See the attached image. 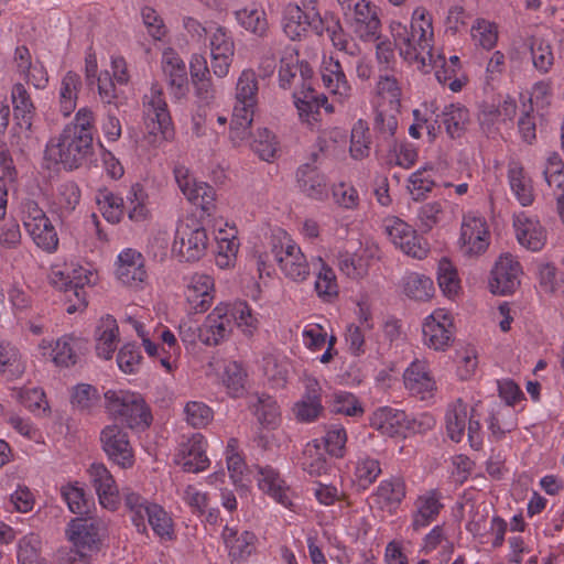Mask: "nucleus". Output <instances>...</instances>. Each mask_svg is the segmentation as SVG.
Segmentation results:
<instances>
[{"label": "nucleus", "mask_w": 564, "mask_h": 564, "mask_svg": "<svg viewBox=\"0 0 564 564\" xmlns=\"http://www.w3.org/2000/svg\"><path fill=\"white\" fill-rule=\"evenodd\" d=\"M389 32L394 41L399 55L409 64L415 65L423 72H429L437 65L438 56L433 54L435 44L433 14L423 6L413 9L410 25L401 21L392 20L389 23Z\"/></svg>", "instance_id": "f257e3e1"}, {"label": "nucleus", "mask_w": 564, "mask_h": 564, "mask_svg": "<svg viewBox=\"0 0 564 564\" xmlns=\"http://www.w3.org/2000/svg\"><path fill=\"white\" fill-rule=\"evenodd\" d=\"M94 143L86 135H77L69 129L51 138L46 144L44 159L50 164H61L65 170L78 169L93 153Z\"/></svg>", "instance_id": "423d86ee"}, {"label": "nucleus", "mask_w": 564, "mask_h": 564, "mask_svg": "<svg viewBox=\"0 0 564 564\" xmlns=\"http://www.w3.org/2000/svg\"><path fill=\"white\" fill-rule=\"evenodd\" d=\"M272 253L283 275L293 282H303L310 276L308 261L301 247L286 234L278 236Z\"/></svg>", "instance_id": "ddd939ff"}, {"label": "nucleus", "mask_w": 564, "mask_h": 564, "mask_svg": "<svg viewBox=\"0 0 564 564\" xmlns=\"http://www.w3.org/2000/svg\"><path fill=\"white\" fill-rule=\"evenodd\" d=\"M221 539L232 564L246 562L256 552L258 539L249 530L225 525Z\"/></svg>", "instance_id": "7c9ffc66"}, {"label": "nucleus", "mask_w": 564, "mask_h": 564, "mask_svg": "<svg viewBox=\"0 0 564 564\" xmlns=\"http://www.w3.org/2000/svg\"><path fill=\"white\" fill-rule=\"evenodd\" d=\"M300 192L306 197L324 202L328 197V182L325 174L310 164L301 165L296 172Z\"/></svg>", "instance_id": "4c0bfd02"}, {"label": "nucleus", "mask_w": 564, "mask_h": 564, "mask_svg": "<svg viewBox=\"0 0 564 564\" xmlns=\"http://www.w3.org/2000/svg\"><path fill=\"white\" fill-rule=\"evenodd\" d=\"M95 200L102 217L110 224H118L124 215V202L121 196L108 188L97 191Z\"/></svg>", "instance_id": "4d7b16f0"}, {"label": "nucleus", "mask_w": 564, "mask_h": 564, "mask_svg": "<svg viewBox=\"0 0 564 564\" xmlns=\"http://www.w3.org/2000/svg\"><path fill=\"white\" fill-rule=\"evenodd\" d=\"M162 69L169 78L170 86L176 89V95L184 96L187 89L186 65L180 55L169 48L162 55Z\"/></svg>", "instance_id": "3c124183"}, {"label": "nucleus", "mask_w": 564, "mask_h": 564, "mask_svg": "<svg viewBox=\"0 0 564 564\" xmlns=\"http://www.w3.org/2000/svg\"><path fill=\"white\" fill-rule=\"evenodd\" d=\"M293 99L300 121L310 129L319 127L321 107H324L328 113L335 112V106L329 104L328 97L324 94H317L310 86L307 89H296L293 93Z\"/></svg>", "instance_id": "a878e982"}, {"label": "nucleus", "mask_w": 564, "mask_h": 564, "mask_svg": "<svg viewBox=\"0 0 564 564\" xmlns=\"http://www.w3.org/2000/svg\"><path fill=\"white\" fill-rule=\"evenodd\" d=\"M105 530L102 521L72 519L65 529V536L79 560L74 558L70 564H88L90 556L100 550Z\"/></svg>", "instance_id": "0eeeda50"}, {"label": "nucleus", "mask_w": 564, "mask_h": 564, "mask_svg": "<svg viewBox=\"0 0 564 564\" xmlns=\"http://www.w3.org/2000/svg\"><path fill=\"white\" fill-rule=\"evenodd\" d=\"M250 147L252 151L265 162L274 161L280 151V143L275 134L267 128L256 130Z\"/></svg>", "instance_id": "774afa93"}, {"label": "nucleus", "mask_w": 564, "mask_h": 564, "mask_svg": "<svg viewBox=\"0 0 564 564\" xmlns=\"http://www.w3.org/2000/svg\"><path fill=\"white\" fill-rule=\"evenodd\" d=\"M107 412L126 423L131 430H144L152 422V414L142 395L124 389H110L105 392Z\"/></svg>", "instance_id": "39448f33"}, {"label": "nucleus", "mask_w": 564, "mask_h": 564, "mask_svg": "<svg viewBox=\"0 0 564 564\" xmlns=\"http://www.w3.org/2000/svg\"><path fill=\"white\" fill-rule=\"evenodd\" d=\"M321 15L315 0L303 1L302 6L288 3L283 10L282 26L288 37L300 40L310 28H317Z\"/></svg>", "instance_id": "a211bd4d"}, {"label": "nucleus", "mask_w": 564, "mask_h": 564, "mask_svg": "<svg viewBox=\"0 0 564 564\" xmlns=\"http://www.w3.org/2000/svg\"><path fill=\"white\" fill-rule=\"evenodd\" d=\"M126 202L130 220L140 223L151 217L150 197L142 184L134 183L130 186L126 195Z\"/></svg>", "instance_id": "5fc2aeb1"}, {"label": "nucleus", "mask_w": 564, "mask_h": 564, "mask_svg": "<svg viewBox=\"0 0 564 564\" xmlns=\"http://www.w3.org/2000/svg\"><path fill=\"white\" fill-rule=\"evenodd\" d=\"M491 241L489 224L485 216L477 212H467L462 217L458 246L463 254L479 257L484 254Z\"/></svg>", "instance_id": "4468645a"}, {"label": "nucleus", "mask_w": 564, "mask_h": 564, "mask_svg": "<svg viewBox=\"0 0 564 564\" xmlns=\"http://www.w3.org/2000/svg\"><path fill=\"white\" fill-rule=\"evenodd\" d=\"M517 112V104L512 98H506L497 107L485 108L479 121L484 129L490 131L491 128L499 123L511 121Z\"/></svg>", "instance_id": "680f3d73"}, {"label": "nucleus", "mask_w": 564, "mask_h": 564, "mask_svg": "<svg viewBox=\"0 0 564 564\" xmlns=\"http://www.w3.org/2000/svg\"><path fill=\"white\" fill-rule=\"evenodd\" d=\"M208 241L204 227L198 224L181 223L176 228L172 252L180 261L194 262L204 257Z\"/></svg>", "instance_id": "dca6fc26"}, {"label": "nucleus", "mask_w": 564, "mask_h": 564, "mask_svg": "<svg viewBox=\"0 0 564 564\" xmlns=\"http://www.w3.org/2000/svg\"><path fill=\"white\" fill-rule=\"evenodd\" d=\"M14 62L17 70L36 89H44L48 83V74L44 65L32 62L30 51L25 46L15 50Z\"/></svg>", "instance_id": "c03bdc74"}, {"label": "nucleus", "mask_w": 564, "mask_h": 564, "mask_svg": "<svg viewBox=\"0 0 564 564\" xmlns=\"http://www.w3.org/2000/svg\"><path fill=\"white\" fill-rule=\"evenodd\" d=\"M542 174L547 186L554 193L557 206L564 205V162L558 153L547 154Z\"/></svg>", "instance_id": "603ef678"}, {"label": "nucleus", "mask_w": 564, "mask_h": 564, "mask_svg": "<svg viewBox=\"0 0 564 564\" xmlns=\"http://www.w3.org/2000/svg\"><path fill=\"white\" fill-rule=\"evenodd\" d=\"M22 223L34 243L46 252H55L58 236L55 227L40 206L32 200L24 203Z\"/></svg>", "instance_id": "2eb2a0df"}, {"label": "nucleus", "mask_w": 564, "mask_h": 564, "mask_svg": "<svg viewBox=\"0 0 564 564\" xmlns=\"http://www.w3.org/2000/svg\"><path fill=\"white\" fill-rule=\"evenodd\" d=\"M478 403L473 405L457 399L452 402L446 411L445 425L446 433L453 442H460L467 431L468 441L473 448L478 449L481 446L482 437L480 432V422L478 414Z\"/></svg>", "instance_id": "6e6552de"}, {"label": "nucleus", "mask_w": 564, "mask_h": 564, "mask_svg": "<svg viewBox=\"0 0 564 564\" xmlns=\"http://www.w3.org/2000/svg\"><path fill=\"white\" fill-rule=\"evenodd\" d=\"M437 109L438 107L433 100L424 101L420 108L414 109V122L409 128V134L414 139H420L422 131L425 130L430 139H435L438 131V127H436Z\"/></svg>", "instance_id": "09e8293b"}, {"label": "nucleus", "mask_w": 564, "mask_h": 564, "mask_svg": "<svg viewBox=\"0 0 564 564\" xmlns=\"http://www.w3.org/2000/svg\"><path fill=\"white\" fill-rule=\"evenodd\" d=\"M313 265L318 264L315 275V291L323 301H332L337 297L339 286L333 268L322 257L312 259Z\"/></svg>", "instance_id": "864d4df0"}, {"label": "nucleus", "mask_w": 564, "mask_h": 564, "mask_svg": "<svg viewBox=\"0 0 564 564\" xmlns=\"http://www.w3.org/2000/svg\"><path fill=\"white\" fill-rule=\"evenodd\" d=\"M237 24L245 31L264 37L269 30L267 13L261 4L249 3L234 11Z\"/></svg>", "instance_id": "a18cd8bd"}, {"label": "nucleus", "mask_w": 564, "mask_h": 564, "mask_svg": "<svg viewBox=\"0 0 564 564\" xmlns=\"http://www.w3.org/2000/svg\"><path fill=\"white\" fill-rule=\"evenodd\" d=\"M174 134L163 89L153 84L142 98V137L137 144L141 149H156L172 141Z\"/></svg>", "instance_id": "f03ea898"}, {"label": "nucleus", "mask_w": 564, "mask_h": 564, "mask_svg": "<svg viewBox=\"0 0 564 564\" xmlns=\"http://www.w3.org/2000/svg\"><path fill=\"white\" fill-rule=\"evenodd\" d=\"M86 347L84 338L75 334H64L58 338H43L37 347V356L61 369L75 366Z\"/></svg>", "instance_id": "9d476101"}, {"label": "nucleus", "mask_w": 564, "mask_h": 564, "mask_svg": "<svg viewBox=\"0 0 564 564\" xmlns=\"http://www.w3.org/2000/svg\"><path fill=\"white\" fill-rule=\"evenodd\" d=\"M538 290L547 297H561L564 295V275L555 265L542 263L538 270Z\"/></svg>", "instance_id": "6e6d98bb"}, {"label": "nucleus", "mask_w": 564, "mask_h": 564, "mask_svg": "<svg viewBox=\"0 0 564 564\" xmlns=\"http://www.w3.org/2000/svg\"><path fill=\"white\" fill-rule=\"evenodd\" d=\"M405 389L421 400L432 399L437 392V383L425 360H413L403 372Z\"/></svg>", "instance_id": "c85d7f7f"}, {"label": "nucleus", "mask_w": 564, "mask_h": 564, "mask_svg": "<svg viewBox=\"0 0 564 564\" xmlns=\"http://www.w3.org/2000/svg\"><path fill=\"white\" fill-rule=\"evenodd\" d=\"M87 475L99 505L109 511L118 510L121 500L120 491L107 466L104 463H93L87 468Z\"/></svg>", "instance_id": "cd10ccee"}, {"label": "nucleus", "mask_w": 564, "mask_h": 564, "mask_svg": "<svg viewBox=\"0 0 564 564\" xmlns=\"http://www.w3.org/2000/svg\"><path fill=\"white\" fill-rule=\"evenodd\" d=\"M319 75L322 85L327 93L328 99L330 98L335 106V110L337 106H345L351 98L352 88L349 84L345 72L337 58L332 55H323Z\"/></svg>", "instance_id": "f3484780"}, {"label": "nucleus", "mask_w": 564, "mask_h": 564, "mask_svg": "<svg viewBox=\"0 0 564 564\" xmlns=\"http://www.w3.org/2000/svg\"><path fill=\"white\" fill-rule=\"evenodd\" d=\"M257 482L259 489L274 499L278 503L285 508L292 507L291 490L274 468L270 466L260 467L258 469Z\"/></svg>", "instance_id": "58836bf2"}, {"label": "nucleus", "mask_w": 564, "mask_h": 564, "mask_svg": "<svg viewBox=\"0 0 564 564\" xmlns=\"http://www.w3.org/2000/svg\"><path fill=\"white\" fill-rule=\"evenodd\" d=\"M173 175L178 189L191 204L208 214L214 209L216 193L209 184L198 181L191 170L182 164L175 165Z\"/></svg>", "instance_id": "6ab92c4d"}, {"label": "nucleus", "mask_w": 564, "mask_h": 564, "mask_svg": "<svg viewBox=\"0 0 564 564\" xmlns=\"http://www.w3.org/2000/svg\"><path fill=\"white\" fill-rule=\"evenodd\" d=\"M470 39L476 47L491 51L498 43V25L492 21L478 18L470 26Z\"/></svg>", "instance_id": "e2e57ef3"}, {"label": "nucleus", "mask_w": 564, "mask_h": 564, "mask_svg": "<svg viewBox=\"0 0 564 564\" xmlns=\"http://www.w3.org/2000/svg\"><path fill=\"white\" fill-rule=\"evenodd\" d=\"M11 101L15 127L20 130L19 138L28 140L32 135L35 106L23 84L17 83L12 86Z\"/></svg>", "instance_id": "473e14b6"}, {"label": "nucleus", "mask_w": 564, "mask_h": 564, "mask_svg": "<svg viewBox=\"0 0 564 564\" xmlns=\"http://www.w3.org/2000/svg\"><path fill=\"white\" fill-rule=\"evenodd\" d=\"M400 290L404 296L415 302H427L435 294L433 280L423 273L406 272L400 280Z\"/></svg>", "instance_id": "de8ad7c7"}, {"label": "nucleus", "mask_w": 564, "mask_h": 564, "mask_svg": "<svg viewBox=\"0 0 564 564\" xmlns=\"http://www.w3.org/2000/svg\"><path fill=\"white\" fill-rule=\"evenodd\" d=\"M25 370L20 350L9 341L0 340V375L9 379L19 378Z\"/></svg>", "instance_id": "bf43d9fd"}, {"label": "nucleus", "mask_w": 564, "mask_h": 564, "mask_svg": "<svg viewBox=\"0 0 564 564\" xmlns=\"http://www.w3.org/2000/svg\"><path fill=\"white\" fill-rule=\"evenodd\" d=\"M122 497L124 506L130 512L131 521L137 528V531L140 533H145L148 530L145 523V513L148 511V507L152 506V502H149L145 498L133 491L131 488H123Z\"/></svg>", "instance_id": "0e129e2a"}, {"label": "nucleus", "mask_w": 564, "mask_h": 564, "mask_svg": "<svg viewBox=\"0 0 564 564\" xmlns=\"http://www.w3.org/2000/svg\"><path fill=\"white\" fill-rule=\"evenodd\" d=\"M99 274L95 265L91 263H80L75 261L74 273H72V291L77 299L75 304H69L66 307L68 314L82 312L87 306L85 286H94L98 283Z\"/></svg>", "instance_id": "c9c22d12"}, {"label": "nucleus", "mask_w": 564, "mask_h": 564, "mask_svg": "<svg viewBox=\"0 0 564 564\" xmlns=\"http://www.w3.org/2000/svg\"><path fill=\"white\" fill-rule=\"evenodd\" d=\"M206 451L207 440L200 433H194L178 444L173 459L183 470L199 473L210 464Z\"/></svg>", "instance_id": "bb28decb"}, {"label": "nucleus", "mask_w": 564, "mask_h": 564, "mask_svg": "<svg viewBox=\"0 0 564 564\" xmlns=\"http://www.w3.org/2000/svg\"><path fill=\"white\" fill-rule=\"evenodd\" d=\"M422 343L434 351H446L456 335L455 316L445 307H437L426 315L421 324Z\"/></svg>", "instance_id": "9b49d317"}, {"label": "nucleus", "mask_w": 564, "mask_h": 564, "mask_svg": "<svg viewBox=\"0 0 564 564\" xmlns=\"http://www.w3.org/2000/svg\"><path fill=\"white\" fill-rule=\"evenodd\" d=\"M470 122V115L462 105H448L442 111V123L451 138H459Z\"/></svg>", "instance_id": "13d9d810"}, {"label": "nucleus", "mask_w": 564, "mask_h": 564, "mask_svg": "<svg viewBox=\"0 0 564 564\" xmlns=\"http://www.w3.org/2000/svg\"><path fill=\"white\" fill-rule=\"evenodd\" d=\"M226 302H219L197 325L184 319L178 325V336L187 351H195L199 345L217 347L228 341L234 334Z\"/></svg>", "instance_id": "7ed1b4c3"}, {"label": "nucleus", "mask_w": 564, "mask_h": 564, "mask_svg": "<svg viewBox=\"0 0 564 564\" xmlns=\"http://www.w3.org/2000/svg\"><path fill=\"white\" fill-rule=\"evenodd\" d=\"M522 267L510 253L501 254L495 262L489 280V291L495 295H510L521 283Z\"/></svg>", "instance_id": "4be33fe9"}, {"label": "nucleus", "mask_w": 564, "mask_h": 564, "mask_svg": "<svg viewBox=\"0 0 564 564\" xmlns=\"http://www.w3.org/2000/svg\"><path fill=\"white\" fill-rule=\"evenodd\" d=\"M225 457L232 484L236 487H245V471L247 469V465L239 449V442L237 438L232 437L228 440L225 448Z\"/></svg>", "instance_id": "69168bd1"}, {"label": "nucleus", "mask_w": 564, "mask_h": 564, "mask_svg": "<svg viewBox=\"0 0 564 564\" xmlns=\"http://www.w3.org/2000/svg\"><path fill=\"white\" fill-rule=\"evenodd\" d=\"M351 28L362 41L379 40L381 23L376 6L367 0L358 1L354 8Z\"/></svg>", "instance_id": "f704fd0d"}, {"label": "nucleus", "mask_w": 564, "mask_h": 564, "mask_svg": "<svg viewBox=\"0 0 564 564\" xmlns=\"http://www.w3.org/2000/svg\"><path fill=\"white\" fill-rule=\"evenodd\" d=\"M183 294L188 312L206 313L216 297L215 279L210 274L195 272L185 279Z\"/></svg>", "instance_id": "412c9836"}, {"label": "nucleus", "mask_w": 564, "mask_h": 564, "mask_svg": "<svg viewBox=\"0 0 564 564\" xmlns=\"http://www.w3.org/2000/svg\"><path fill=\"white\" fill-rule=\"evenodd\" d=\"M115 275L126 286L143 289L148 281V272L142 253L133 248L121 250L115 262Z\"/></svg>", "instance_id": "5701e85b"}, {"label": "nucleus", "mask_w": 564, "mask_h": 564, "mask_svg": "<svg viewBox=\"0 0 564 564\" xmlns=\"http://www.w3.org/2000/svg\"><path fill=\"white\" fill-rule=\"evenodd\" d=\"M128 322L140 337L147 355L158 359L167 373H173L181 351L174 333L165 326L150 327L134 317H129Z\"/></svg>", "instance_id": "20e7f679"}, {"label": "nucleus", "mask_w": 564, "mask_h": 564, "mask_svg": "<svg viewBox=\"0 0 564 564\" xmlns=\"http://www.w3.org/2000/svg\"><path fill=\"white\" fill-rule=\"evenodd\" d=\"M370 426L388 437H406L408 415L398 409L381 406L370 416Z\"/></svg>", "instance_id": "72a5a7b5"}, {"label": "nucleus", "mask_w": 564, "mask_h": 564, "mask_svg": "<svg viewBox=\"0 0 564 564\" xmlns=\"http://www.w3.org/2000/svg\"><path fill=\"white\" fill-rule=\"evenodd\" d=\"M507 177L511 193L522 206L534 202V186L531 176L521 163L511 161L508 164Z\"/></svg>", "instance_id": "ea45409f"}, {"label": "nucleus", "mask_w": 564, "mask_h": 564, "mask_svg": "<svg viewBox=\"0 0 564 564\" xmlns=\"http://www.w3.org/2000/svg\"><path fill=\"white\" fill-rule=\"evenodd\" d=\"M94 337L96 355L104 360L111 359L119 343L117 321L109 315L102 317L99 321Z\"/></svg>", "instance_id": "79ce46f5"}, {"label": "nucleus", "mask_w": 564, "mask_h": 564, "mask_svg": "<svg viewBox=\"0 0 564 564\" xmlns=\"http://www.w3.org/2000/svg\"><path fill=\"white\" fill-rule=\"evenodd\" d=\"M232 329L237 327L245 336H253L261 325L260 314L247 302H226Z\"/></svg>", "instance_id": "37998d69"}, {"label": "nucleus", "mask_w": 564, "mask_h": 564, "mask_svg": "<svg viewBox=\"0 0 564 564\" xmlns=\"http://www.w3.org/2000/svg\"><path fill=\"white\" fill-rule=\"evenodd\" d=\"M381 230L388 241L403 254L417 260L427 257L430 248L426 240L402 218L386 216L381 220Z\"/></svg>", "instance_id": "1a4fd4ad"}, {"label": "nucleus", "mask_w": 564, "mask_h": 564, "mask_svg": "<svg viewBox=\"0 0 564 564\" xmlns=\"http://www.w3.org/2000/svg\"><path fill=\"white\" fill-rule=\"evenodd\" d=\"M357 245L355 248V243L348 241L345 250L337 257L338 270L351 280L366 278L372 263L380 258V248L373 240H358Z\"/></svg>", "instance_id": "f8f14e48"}, {"label": "nucleus", "mask_w": 564, "mask_h": 564, "mask_svg": "<svg viewBox=\"0 0 564 564\" xmlns=\"http://www.w3.org/2000/svg\"><path fill=\"white\" fill-rule=\"evenodd\" d=\"M443 499V494L438 489L421 491L413 500L410 529L420 532L436 521L445 508Z\"/></svg>", "instance_id": "b1692460"}, {"label": "nucleus", "mask_w": 564, "mask_h": 564, "mask_svg": "<svg viewBox=\"0 0 564 564\" xmlns=\"http://www.w3.org/2000/svg\"><path fill=\"white\" fill-rule=\"evenodd\" d=\"M206 373L217 376L230 395L238 397L243 392L246 372L239 362L214 356L207 364Z\"/></svg>", "instance_id": "2f4dec72"}, {"label": "nucleus", "mask_w": 564, "mask_h": 564, "mask_svg": "<svg viewBox=\"0 0 564 564\" xmlns=\"http://www.w3.org/2000/svg\"><path fill=\"white\" fill-rule=\"evenodd\" d=\"M406 495V486L403 479L392 477L382 480L372 494L373 503L382 511L393 514Z\"/></svg>", "instance_id": "e433bc0d"}, {"label": "nucleus", "mask_w": 564, "mask_h": 564, "mask_svg": "<svg viewBox=\"0 0 564 564\" xmlns=\"http://www.w3.org/2000/svg\"><path fill=\"white\" fill-rule=\"evenodd\" d=\"M517 426V414L514 409L496 404L490 412V416L488 419V429L491 434L500 438L506 433L511 432Z\"/></svg>", "instance_id": "338daca9"}, {"label": "nucleus", "mask_w": 564, "mask_h": 564, "mask_svg": "<svg viewBox=\"0 0 564 564\" xmlns=\"http://www.w3.org/2000/svg\"><path fill=\"white\" fill-rule=\"evenodd\" d=\"M436 281L442 294L449 301H456L463 293L462 280L456 265L447 258L437 262Z\"/></svg>", "instance_id": "8fccbe9b"}, {"label": "nucleus", "mask_w": 564, "mask_h": 564, "mask_svg": "<svg viewBox=\"0 0 564 564\" xmlns=\"http://www.w3.org/2000/svg\"><path fill=\"white\" fill-rule=\"evenodd\" d=\"M100 444L107 458L122 469L132 468L135 463L134 449L128 433L117 424L106 425L100 432Z\"/></svg>", "instance_id": "aec40b11"}, {"label": "nucleus", "mask_w": 564, "mask_h": 564, "mask_svg": "<svg viewBox=\"0 0 564 564\" xmlns=\"http://www.w3.org/2000/svg\"><path fill=\"white\" fill-rule=\"evenodd\" d=\"M259 80L252 68L240 72L235 87V108L256 110L258 105Z\"/></svg>", "instance_id": "49530a36"}, {"label": "nucleus", "mask_w": 564, "mask_h": 564, "mask_svg": "<svg viewBox=\"0 0 564 564\" xmlns=\"http://www.w3.org/2000/svg\"><path fill=\"white\" fill-rule=\"evenodd\" d=\"M210 63L218 78L228 76L235 58L236 44L231 33L224 26H217L209 36Z\"/></svg>", "instance_id": "393cba45"}, {"label": "nucleus", "mask_w": 564, "mask_h": 564, "mask_svg": "<svg viewBox=\"0 0 564 564\" xmlns=\"http://www.w3.org/2000/svg\"><path fill=\"white\" fill-rule=\"evenodd\" d=\"M517 241L527 250L536 252L546 243L547 232L536 216L519 213L513 218Z\"/></svg>", "instance_id": "c756f323"}, {"label": "nucleus", "mask_w": 564, "mask_h": 564, "mask_svg": "<svg viewBox=\"0 0 564 564\" xmlns=\"http://www.w3.org/2000/svg\"><path fill=\"white\" fill-rule=\"evenodd\" d=\"M80 86L82 80L78 74L67 72L63 76L58 90V101L61 112L65 117H68L75 110Z\"/></svg>", "instance_id": "052dcab7"}, {"label": "nucleus", "mask_w": 564, "mask_h": 564, "mask_svg": "<svg viewBox=\"0 0 564 564\" xmlns=\"http://www.w3.org/2000/svg\"><path fill=\"white\" fill-rule=\"evenodd\" d=\"M252 410L261 431H273L280 426L281 412L276 401L265 394H253L249 398Z\"/></svg>", "instance_id": "a19ab883"}]
</instances>
